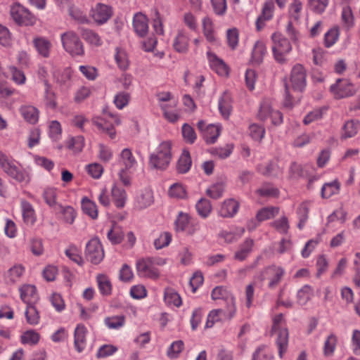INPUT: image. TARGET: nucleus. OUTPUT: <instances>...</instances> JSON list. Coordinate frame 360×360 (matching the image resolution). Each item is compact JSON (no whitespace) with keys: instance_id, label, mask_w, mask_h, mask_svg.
<instances>
[{"instance_id":"obj_1","label":"nucleus","mask_w":360,"mask_h":360,"mask_svg":"<svg viewBox=\"0 0 360 360\" xmlns=\"http://www.w3.org/2000/svg\"><path fill=\"white\" fill-rule=\"evenodd\" d=\"M277 335L276 342L278 348V355L283 358L286 352L288 346V330L285 326V319L283 314H279L273 319V325L271 330V335Z\"/></svg>"},{"instance_id":"obj_2","label":"nucleus","mask_w":360,"mask_h":360,"mask_svg":"<svg viewBox=\"0 0 360 360\" xmlns=\"http://www.w3.org/2000/svg\"><path fill=\"white\" fill-rule=\"evenodd\" d=\"M172 160L171 143L169 141L161 143L155 152L150 154L149 165L152 169L165 170Z\"/></svg>"},{"instance_id":"obj_3","label":"nucleus","mask_w":360,"mask_h":360,"mask_svg":"<svg viewBox=\"0 0 360 360\" xmlns=\"http://www.w3.org/2000/svg\"><path fill=\"white\" fill-rule=\"evenodd\" d=\"M0 167L10 177L19 183L28 184L30 176L25 170L20 169L15 164L14 160L0 151Z\"/></svg>"},{"instance_id":"obj_4","label":"nucleus","mask_w":360,"mask_h":360,"mask_svg":"<svg viewBox=\"0 0 360 360\" xmlns=\"http://www.w3.org/2000/svg\"><path fill=\"white\" fill-rule=\"evenodd\" d=\"M273 41L272 51L274 58L280 64L288 62V55L292 50V46L289 40L280 33H274L271 36Z\"/></svg>"},{"instance_id":"obj_5","label":"nucleus","mask_w":360,"mask_h":360,"mask_svg":"<svg viewBox=\"0 0 360 360\" xmlns=\"http://www.w3.org/2000/svg\"><path fill=\"white\" fill-rule=\"evenodd\" d=\"M61 41L65 51L72 56H82L84 46L78 35L73 31H68L61 34Z\"/></svg>"},{"instance_id":"obj_6","label":"nucleus","mask_w":360,"mask_h":360,"mask_svg":"<svg viewBox=\"0 0 360 360\" xmlns=\"http://www.w3.org/2000/svg\"><path fill=\"white\" fill-rule=\"evenodd\" d=\"M235 313V299L231 297L228 302V311H226L222 309L211 311L207 316L205 328H212L215 322H218L221 320V316H224L229 319H231L234 316Z\"/></svg>"},{"instance_id":"obj_7","label":"nucleus","mask_w":360,"mask_h":360,"mask_svg":"<svg viewBox=\"0 0 360 360\" xmlns=\"http://www.w3.org/2000/svg\"><path fill=\"white\" fill-rule=\"evenodd\" d=\"M11 15L13 20L19 25H32L35 22L34 15L20 4H15L11 7Z\"/></svg>"},{"instance_id":"obj_8","label":"nucleus","mask_w":360,"mask_h":360,"mask_svg":"<svg viewBox=\"0 0 360 360\" xmlns=\"http://www.w3.org/2000/svg\"><path fill=\"white\" fill-rule=\"evenodd\" d=\"M86 257L94 264H99L104 257V252L98 238H92L86 246Z\"/></svg>"},{"instance_id":"obj_9","label":"nucleus","mask_w":360,"mask_h":360,"mask_svg":"<svg viewBox=\"0 0 360 360\" xmlns=\"http://www.w3.org/2000/svg\"><path fill=\"white\" fill-rule=\"evenodd\" d=\"M307 72L304 66L300 63L295 65L292 69L290 81L293 89L302 91L307 84Z\"/></svg>"},{"instance_id":"obj_10","label":"nucleus","mask_w":360,"mask_h":360,"mask_svg":"<svg viewBox=\"0 0 360 360\" xmlns=\"http://www.w3.org/2000/svg\"><path fill=\"white\" fill-rule=\"evenodd\" d=\"M137 274L143 278H148L156 280L159 278L160 273L158 269L153 266L149 259L142 258L139 259L136 264Z\"/></svg>"},{"instance_id":"obj_11","label":"nucleus","mask_w":360,"mask_h":360,"mask_svg":"<svg viewBox=\"0 0 360 360\" xmlns=\"http://www.w3.org/2000/svg\"><path fill=\"white\" fill-rule=\"evenodd\" d=\"M330 91L336 98H342L352 96L356 89L354 85L346 79H338L336 83L331 85Z\"/></svg>"},{"instance_id":"obj_12","label":"nucleus","mask_w":360,"mask_h":360,"mask_svg":"<svg viewBox=\"0 0 360 360\" xmlns=\"http://www.w3.org/2000/svg\"><path fill=\"white\" fill-rule=\"evenodd\" d=\"M112 15V11L110 6L98 3L91 9V16L94 21L98 24L106 22Z\"/></svg>"},{"instance_id":"obj_13","label":"nucleus","mask_w":360,"mask_h":360,"mask_svg":"<svg viewBox=\"0 0 360 360\" xmlns=\"http://www.w3.org/2000/svg\"><path fill=\"white\" fill-rule=\"evenodd\" d=\"M267 275L272 276L268 284L269 288H274L281 282L284 275V270L281 267H277L274 266H269L262 271L258 278L260 279V281H263L265 279V276Z\"/></svg>"},{"instance_id":"obj_14","label":"nucleus","mask_w":360,"mask_h":360,"mask_svg":"<svg viewBox=\"0 0 360 360\" xmlns=\"http://www.w3.org/2000/svg\"><path fill=\"white\" fill-rule=\"evenodd\" d=\"M20 299L27 305L35 304L38 301V295L35 286L24 285L20 288Z\"/></svg>"},{"instance_id":"obj_15","label":"nucleus","mask_w":360,"mask_h":360,"mask_svg":"<svg viewBox=\"0 0 360 360\" xmlns=\"http://www.w3.org/2000/svg\"><path fill=\"white\" fill-rule=\"evenodd\" d=\"M207 55L210 68L213 70L221 76H226L228 75V67L223 60L220 59L216 54L210 51H207Z\"/></svg>"},{"instance_id":"obj_16","label":"nucleus","mask_w":360,"mask_h":360,"mask_svg":"<svg viewBox=\"0 0 360 360\" xmlns=\"http://www.w3.org/2000/svg\"><path fill=\"white\" fill-rule=\"evenodd\" d=\"M257 171L264 176L277 177L283 173V169L281 168L277 162L270 161L266 165L262 164L257 166Z\"/></svg>"},{"instance_id":"obj_17","label":"nucleus","mask_w":360,"mask_h":360,"mask_svg":"<svg viewBox=\"0 0 360 360\" xmlns=\"http://www.w3.org/2000/svg\"><path fill=\"white\" fill-rule=\"evenodd\" d=\"M189 37L186 32L179 30L174 39L172 46L174 49L181 53H186L188 50Z\"/></svg>"},{"instance_id":"obj_18","label":"nucleus","mask_w":360,"mask_h":360,"mask_svg":"<svg viewBox=\"0 0 360 360\" xmlns=\"http://www.w3.org/2000/svg\"><path fill=\"white\" fill-rule=\"evenodd\" d=\"M133 27L135 32L141 37H144L148 30V18L141 13L134 16Z\"/></svg>"},{"instance_id":"obj_19","label":"nucleus","mask_w":360,"mask_h":360,"mask_svg":"<svg viewBox=\"0 0 360 360\" xmlns=\"http://www.w3.org/2000/svg\"><path fill=\"white\" fill-rule=\"evenodd\" d=\"M86 334V328L85 326L84 325L79 324L76 327L74 333V345L78 352H82L85 348Z\"/></svg>"},{"instance_id":"obj_20","label":"nucleus","mask_w":360,"mask_h":360,"mask_svg":"<svg viewBox=\"0 0 360 360\" xmlns=\"http://www.w3.org/2000/svg\"><path fill=\"white\" fill-rule=\"evenodd\" d=\"M34 46L38 53L44 58L49 56L51 43L49 40L42 37H37L33 39Z\"/></svg>"},{"instance_id":"obj_21","label":"nucleus","mask_w":360,"mask_h":360,"mask_svg":"<svg viewBox=\"0 0 360 360\" xmlns=\"http://www.w3.org/2000/svg\"><path fill=\"white\" fill-rule=\"evenodd\" d=\"M254 240L247 238L240 245L238 250L234 254V259L238 261H244L252 251Z\"/></svg>"},{"instance_id":"obj_22","label":"nucleus","mask_w":360,"mask_h":360,"mask_svg":"<svg viewBox=\"0 0 360 360\" xmlns=\"http://www.w3.org/2000/svg\"><path fill=\"white\" fill-rule=\"evenodd\" d=\"M239 208V203L233 199L225 200L220 210L219 214L223 217H231L236 214Z\"/></svg>"},{"instance_id":"obj_23","label":"nucleus","mask_w":360,"mask_h":360,"mask_svg":"<svg viewBox=\"0 0 360 360\" xmlns=\"http://www.w3.org/2000/svg\"><path fill=\"white\" fill-rule=\"evenodd\" d=\"M153 202V193L150 190H144L137 196L136 200V207L139 210L145 209L149 207Z\"/></svg>"},{"instance_id":"obj_24","label":"nucleus","mask_w":360,"mask_h":360,"mask_svg":"<svg viewBox=\"0 0 360 360\" xmlns=\"http://www.w3.org/2000/svg\"><path fill=\"white\" fill-rule=\"evenodd\" d=\"M24 119L30 124H35L39 119V110L32 105H24L20 109Z\"/></svg>"},{"instance_id":"obj_25","label":"nucleus","mask_w":360,"mask_h":360,"mask_svg":"<svg viewBox=\"0 0 360 360\" xmlns=\"http://www.w3.org/2000/svg\"><path fill=\"white\" fill-rule=\"evenodd\" d=\"M107 236L112 244L120 243L124 238V232L121 226L113 223L112 227L108 231Z\"/></svg>"},{"instance_id":"obj_26","label":"nucleus","mask_w":360,"mask_h":360,"mask_svg":"<svg viewBox=\"0 0 360 360\" xmlns=\"http://www.w3.org/2000/svg\"><path fill=\"white\" fill-rule=\"evenodd\" d=\"M191 158L188 150H184L176 165V170L180 174H185L188 172L191 166Z\"/></svg>"},{"instance_id":"obj_27","label":"nucleus","mask_w":360,"mask_h":360,"mask_svg":"<svg viewBox=\"0 0 360 360\" xmlns=\"http://www.w3.org/2000/svg\"><path fill=\"white\" fill-rule=\"evenodd\" d=\"M231 109V96L228 93L224 92L219 101V110L224 118H229Z\"/></svg>"},{"instance_id":"obj_28","label":"nucleus","mask_w":360,"mask_h":360,"mask_svg":"<svg viewBox=\"0 0 360 360\" xmlns=\"http://www.w3.org/2000/svg\"><path fill=\"white\" fill-rule=\"evenodd\" d=\"M93 123L97 127L98 129L108 134L111 139L115 137L116 131L112 124L101 118L93 120Z\"/></svg>"},{"instance_id":"obj_29","label":"nucleus","mask_w":360,"mask_h":360,"mask_svg":"<svg viewBox=\"0 0 360 360\" xmlns=\"http://www.w3.org/2000/svg\"><path fill=\"white\" fill-rule=\"evenodd\" d=\"M112 197L114 203L118 208H122L126 202L127 194L123 188L114 186L111 190Z\"/></svg>"},{"instance_id":"obj_30","label":"nucleus","mask_w":360,"mask_h":360,"mask_svg":"<svg viewBox=\"0 0 360 360\" xmlns=\"http://www.w3.org/2000/svg\"><path fill=\"white\" fill-rule=\"evenodd\" d=\"M266 52V49L262 41H257L254 46L252 53V60L253 63L259 65L264 59V56Z\"/></svg>"},{"instance_id":"obj_31","label":"nucleus","mask_w":360,"mask_h":360,"mask_svg":"<svg viewBox=\"0 0 360 360\" xmlns=\"http://www.w3.org/2000/svg\"><path fill=\"white\" fill-rule=\"evenodd\" d=\"M25 315L28 324L35 326L39 323V312L36 308L35 304L27 305Z\"/></svg>"},{"instance_id":"obj_32","label":"nucleus","mask_w":360,"mask_h":360,"mask_svg":"<svg viewBox=\"0 0 360 360\" xmlns=\"http://www.w3.org/2000/svg\"><path fill=\"white\" fill-rule=\"evenodd\" d=\"M22 217L25 222L27 224H34L35 221V212L32 205L26 200L21 202Z\"/></svg>"},{"instance_id":"obj_33","label":"nucleus","mask_w":360,"mask_h":360,"mask_svg":"<svg viewBox=\"0 0 360 360\" xmlns=\"http://www.w3.org/2000/svg\"><path fill=\"white\" fill-rule=\"evenodd\" d=\"M100 292L103 295H109L112 292V284L108 277L104 274H98L96 277Z\"/></svg>"},{"instance_id":"obj_34","label":"nucleus","mask_w":360,"mask_h":360,"mask_svg":"<svg viewBox=\"0 0 360 360\" xmlns=\"http://www.w3.org/2000/svg\"><path fill=\"white\" fill-rule=\"evenodd\" d=\"M360 127V122L357 120H350L347 122L343 126L342 139L351 138L355 136Z\"/></svg>"},{"instance_id":"obj_35","label":"nucleus","mask_w":360,"mask_h":360,"mask_svg":"<svg viewBox=\"0 0 360 360\" xmlns=\"http://www.w3.org/2000/svg\"><path fill=\"white\" fill-rule=\"evenodd\" d=\"M340 184L338 180L330 183H326L321 188V196L323 198H329L334 194L338 193Z\"/></svg>"},{"instance_id":"obj_36","label":"nucleus","mask_w":360,"mask_h":360,"mask_svg":"<svg viewBox=\"0 0 360 360\" xmlns=\"http://www.w3.org/2000/svg\"><path fill=\"white\" fill-rule=\"evenodd\" d=\"M44 86H45V95H44L45 105L49 108L55 109L57 106V103L56 101V95H55V93L51 91V86L49 83L47 79H44Z\"/></svg>"},{"instance_id":"obj_37","label":"nucleus","mask_w":360,"mask_h":360,"mask_svg":"<svg viewBox=\"0 0 360 360\" xmlns=\"http://www.w3.org/2000/svg\"><path fill=\"white\" fill-rule=\"evenodd\" d=\"M278 207H264L258 211L256 215L257 220L259 222L271 219L278 213Z\"/></svg>"},{"instance_id":"obj_38","label":"nucleus","mask_w":360,"mask_h":360,"mask_svg":"<svg viewBox=\"0 0 360 360\" xmlns=\"http://www.w3.org/2000/svg\"><path fill=\"white\" fill-rule=\"evenodd\" d=\"M82 208L83 212L91 217L92 219H96L98 217L97 206L93 201L86 197L82 200Z\"/></svg>"},{"instance_id":"obj_39","label":"nucleus","mask_w":360,"mask_h":360,"mask_svg":"<svg viewBox=\"0 0 360 360\" xmlns=\"http://www.w3.org/2000/svg\"><path fill=\"white\" fill-rule=\"evenodd\" d=\"M82 37L89 44L98 46L101 45V39L98 34L91 30L82 29Z\"/></svg>"},{"instance_id":"obj_40","label":"nucleus","mask_w":360,"mask_h":360,"mask_svg":"<svg viewBox=\"0 0 360 360\" xmlns=\"http://www.w3.org/2000/svg\"><path fill=\"white\" fill-rule=\"evenodd\" d=\"M219 136V128L214 124L207 127L203 132V137L205 141L209 144L214 143Z\"/></svg>"},{"instance_id":"obj_41","label":"nucleus","mask_w":360,"mask_h":360,"mask_svg":"<svg viewBox=\"0 0 360 360\" xmlns=\"http://www.w3.org/2000/svg\"><path fill=\"white\" fill-rule=\"evenodd\" d=\"M40 339V335L34 330H28L25 331L20 337L22 344H29L31 345H37Z\"/></svg>"},{"instance_id":"obj_42","label":"nucleus","mask_w":360,"mask_h":360,"mask_svg":"<svg viewBox=\"0 0 360 360\" xmlns=\"http://www.w3.org/2000/svg\"><path fill=\"white\" fill-rule=\"evenodd\" d=\"M165 300L169 304L179 307L181 304V299L179 295L172 288H167L165 291Z\"/></svg>"},{"instance_id":"obj_43","label":"nucleus","mask_w":360,"mask_h":360,"mask_svg":"<svg viewBox=\"0 0 360 360\" xmlns=\"http://www.w3.org/2000/svg\"><path fill=\"white\" fill-rule=\"evenodd\" d=\"M203 33L207 41L213 42L215 41L214 34L213 23L212 20L205 17L202 20Z\"/></svg>"},{"instance_id":"obj_44","label":"nucleus","mask_w":360,"mask_h":360,"mask_svg":"<svg viewBox=\"0 0 360 360\" xmlns=\"http://www.w3.org/2000/svg\"><path fill=\"white\" fill-rule=\"evenodd\" d=\"M196 210L199 215L202 217H207L212 211V205L210 200L202 198L195 205Z\"/></svg>"},{"instance_id":"obj_45","label":"nucleus","mask_w":360,"mask_h":360,"mask_svg":"<svg viewBox=\"0 0 360 360\" xmlns=\"http://www.w3.org/2000/svg\"><path fill=\"white\" fill-rule=\"evenodd\" d=\"M120 159L126 169L131 168L136 163L135 158L133 156L130 149L124 148L121 154Z\"/></svg>"},{"instance_id":"obj_46","label":"nucleus","mask_w":360,"mask_h":360,"mask_svg":"<svg viewBox=\"0 0 360 360\" xmlns=\"http://www.w3.org/2000/svg\"><path fill=\"white\" fill-rule=\"evenodd\" d=\"M328 4V0H308L309 8L314 13H322Z\"/></svg>"},{"instance_id":"obj_47","label":"nucleus","mask_w":360,"mask_h":360,"mask_svg":"<svg viewBox=\"0 0 360 360\" xmlns=\"http://www.w3.org/2000/svg\"><path fill=\"white\" fill-rule=\"evenodd\" d=\"M169 195L175 198H185L186 197V191L185 188L181 184H174L172 185L168 191Z\"/></svg>"},{"instance_id":"obj_48","label":"nucleus","mask_w":360,"mask_h":360,"mask_svg":"<svg viewBox=\"0 0 360 360\" xmlns=\"http://www.w3.org/2000/svg\"><path fill=\"white\" fill-rule=\"evenodd\" d=\"M311 289L309 285L303 286L297 294V303L304 305L311 298Z\"/></svg>"},{"instance_id":"obj_49","label":"nucleus","mask_w":360,"mask_h":360,"mask_svg":"<svg viewBox=\"0 0 360 360\" xmlns=\"http://www.w3.org/2000/svg\"><path fill=\"white\" fill-rule=\"evenodd\" d=\"M125 318L124 316H115L112 317H107L105 319V323L112 329H117L124 326Z\"/></svg>"},{"instance_id":"obj_50","label":"nucleus","mask_w":360,"mask_h":360,"mask_svg":"<svg viewBox=\"0 0 360 360\" xmlns=\"http://www.w3.org/2000/svg\"><path fill=\"white\" fill-rule=\"evenodd\" d=\"M339 37V29L338 27H334L328 30L324 37V43L326 46L330 47L333 46Z\"/></svg>"},{"instance_id":"obj_51","label":"nucleus","mask_w":360,"mask_h":360,"mask_svg":"<svg viewBox=\"0 0 360 360\" xmlns=\"http://www.w3.org/2000/svg\"><path fill=\"white\" fill-rule=\"evenodd\" d=\"M249 133L250 136L252 138V139L261 141L262 139L264 138L265 129L263 127L259 124H252L250 125Z\"/></svg>"},{"instance_id":"obj_52","label":"nucleus","mask_w":360,"mask_h":360,"mask_svg":"<svg viewBox=\"0 0 360 360\" xmlns=\"http://www.w3.org/2000/svg\"><path fill=\"white\" fill-rule=\"evenodd\" d=\"M337 344V337L330 334L324 343L323 353L325 356H330L333 354Z\"/></svg>"},{"instance_id":"obj_53","label":"nucleus","mask_w":360,"mask_h":360,"mask_svg":"<svg viewBox=\"0 0 360 360\" xmlns=\"http://www.w3.org/2000/svg\"><path fill=\"white\" fill-rule=\"evenodd\" d=\"M84 141V137L82 136L72 137L68 142L67 147L75 153H79L82 150Z\"/></svg>"},{"instance_id":"obj_54","label":"nucleus","mask_w":360,"mask_h":360,"mask_svg":"<svg viewBox=\"0 0 360 360\" xmlns=\"http://www.w3.org/2000/svg\"><path fill=\"white\" fill-rule=\"evenodd\" d=\"M184 342L181 340L174 342L167 350V356L171 359L177 358L184 349Z\"/></svg>"},{"instance_id":"obj_55","label":"nucleus","mask_w":360,"mask_h":360,"mask_svg":"<svg viewBox=\"0 0 360 360\" xmlns=\"http://www.w3.org/2000/svg\"><path fill=\"white\" fill-rule=\"evenodd\" d=\"M66 256L75 262L76 264L82 266L84 264V260L79 255L78 249L75 246H70L65 250Z\"/></svg>"},{"instance_id":"obj_56","label":"nucleus","mask_w":360,"mask_h":360,"mask_svg":"<svg viewBox=\"0 0 360 360\" xmlns=\"http://www.w3.org/2000/svg\"><path fill=\"white\" fill-rule=\"evenodd\" d=\"M24 272V268L22 265H15L8 269L7 277L11 283H15L18 280Z\"/></svg>"},{"instance_id":"obj_57","label":"nucleus","mask_w":360,"mask_h":360,"mask_svg":"<svg viewBox=\"0 0 360 360\" xmlns=\"http://www.w3.org/2000/svg\"><path fill=\"white\" fill-rule=\"evenodd\" d=\"M184 140L188 143H193L196 139V134L193 127L188 124H184L181 129Z\"/></svg>"},{"instance_id":"obj_58","label":"nucleus","mask_w":360,"mask_h":360,"mask_svg":"<svg viewBox=\"0 0 360 360\" xmlns=\"http://www.w3.org/2000/svg\"><path fill=\"white\" fill-rule=\"evenodd\" d=\"M56 190L53 188H47L43 192V198L47 205L53 207L56 205Z\"/></svg>"},{"instance_id":"obj_59","label":"nucleus","mask_w":360,"mask_h":360,"mask_svg":"<svg viewBox=\"0 0 360 360\" xmlns=\"http://www.w3.org/2000/svg\"><path fill=\"white\" fill-rule=\"evenodd\" d=\"M224 190V184L219 183L214 184L210 188L207 189L206 193L208 196L213 199H218L221 197Z\"/></svg>"},{"instance_id":"obj_60","label":"nucleus","mask_w":360,"mask_h":360,"mask_svg":"<svg viewBox=\"0 0 360 360\" xmlns=\"http://www.w3.org/2000/svg\"><path fill=\"white\" fill-rule=\"evenodd\" d=\"M62 133L60 124L58 121H52L49 125V136L53 141L60 139Z\"/></svg>"},{"instance_id":"obj_61","label":"nucleus","mask_w":360,"mask_h":360,"mask_svg":"<svg viewBox=\"0 0 360 360\" xmlns=\"http://www.w3.org/2000/svg\"><path fill=\"white\" fill-rule=\"evenodd\" d=\"M130 95L126 92L117 94L114 98V103L119 109H122L129 101Z\"/></svg>"},{"instance_id":"obj_62","label":"nucleus","mask_w":360,"mask_h":360,"mask_svg":"<svg viewBox=\"0 0 360 360\" xmlns=\"http://www.w3.org/2000/svg\"><path fill=\"white\" fill-rule=\"evenodd\" d=\"M172 240V236L168 232H165L161 234L159 238L155 240L154 245L156 249H161L165 246H167Z\"/></svg>"},{"instance_id":"obj_63","label":"nucleus","mask_w":360,"mask_h":360,"mask_svg":"<svg viewBox=\"0 0 360 360\" xmlns=\"http://www.w3.org/2000/svg\"><path fill=\"white\" fill-rule=\"evenodd\" d=\"M115 58L117 65L121 70H124L128 68L129 61L124 51L117 49V53Z\"/></svg>"},{"instance_id":"obj_64","label":"nucleus","mask_w":360,"mask_h":360,"mask_svg":"<svg viewBox=\"0 0 360 360\" xmlns=\"http://www.w3.org/2000/svg\"><path fill=\"white\" fill-rule=\"evenodd\" d=\"M302 8V2L300 0H294L290 4L289 13L292 18L298 20L300 18V13Z\"/></svg>"}]
</instances>
